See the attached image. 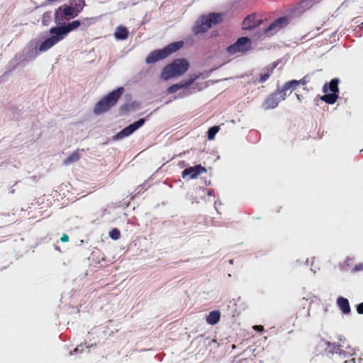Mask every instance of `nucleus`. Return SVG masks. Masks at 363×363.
Segmentation results:
<instances>
[{
  "label": "nucleus",
  "instance_id": "f257e3e1",
  "mask_svg": "<svg viewBox=\"0 0 363 363\" xmlns=\"http://www.w3.org/2000/svg\"><path fill=\"white\" fill-rule=\"evenodd\" d=\"M52 27L50 29V36L43 41L39 45L40 52H46L57 43L65 39L72 30L80 26L79 20L73 21L67 24Z\"/></svg>",
  "mask_w": 363,
  "mask_h": 363
},
{
  "label": "nucleus",
  "instance_id": "f03ea898",
  "mask_svg": "<svg viewBox=\"0 0 363 363\" xmlns=\"http://www.w3.org/2000/svg\"><path fill=\"white\" fill-rule=\"evenodd\" d=\"M189 62L184 59H177L165 66L161 73V78L168 80L183 75L189 69Z\"/></svg>",
  "mask_w": 363,
  "mask_h": 363
},
{
  "label": "nucleus",
  "instance_id": "7ed1b4c3",
  "mask_svg": "<svg viewBox=\"0 0 363 363\" xmlns=\"http://www.w3.org/2000/svg\"><path fill=\"white\" fill-rule=\"evenodd\" d=\"M197 78L198 76L196 75L191 76L188 79H183L179 83L172 84L167 89V91L168 94H174L182 89L177 95L173 97V99L186 97L196 92L197 89L194 86H192V85ZM200 89H198V90Z\"/></svg>",
  "mask_w": 363,
  "mask_h": 363
},
{
  "label": "nucleus",
  "instance_id": "20e7f679",
  "mask_svg": "<svg viewBox=\"0 0 363 363\" xmlns=\"http://www.w3.org/2000/svg\"><path fill=\"white\" fill-rule=\"evenodd\" d=\"M123 91L124 89L123 87H119L110 92L107 96L98 101L94 109V113L96 115H99L108 111L117 103L119 98L123 94Z\"/></svg>",
  "mask_w": 363,
  "mask_h": 363
},
{
  "label": "nucleus",
  "instance_id": "39448f33",
  "mask_svg": "<svg viewBox=\"0 0 363 363\" xmlns=\"http://www.w3.org/2000/svg\"><path fill=\"white\" fill-rule=\"evenodd\" d=\"M223 15L221 13H211L208 16H202L196 22L194 27L195 34L203 33L206 32L213 25L221 22Z\"/></svg>",
  "mask_w": 363,
  "mask_h": 363
},
{
  "label": "nucleus",
  "instance_id": "423d86ee",
  "mask_svg": "<svg viewBox=\"0 0 363 363\" xmlns=\"http://www.w3.org/2000/svg\"><path fill=\"white\" fill-rule=\"evenodd\" d=\"M38 52H40L39 47L38 48L25 49L22 52L16 54L11 62L13 64V68L24 66L28 62L33 60L38 56Z\"/></svg>",
  "mask_w": 363,
  "mask_h": 363
},
{
  "label": "nucleus",
  "instance_id": "0eeeda50",
  "mask_svg": "<svg viewBox=\"0 0 363 363\" xmlns=\"http://www.w3.org/2000/svg\"><path fill=\"white\" fill-rule=\"evenodd\" d=\"M251 48V40L247 37H241L233 45L227 48L230 55L240 56L250 50Z\"/></svg>",
  "mask_w": 363,
  "mask_h": 363
},
{
  "label": "nucleus",
  "instance_id": "6e6552de",
  "mask_svg": "<svg viewBox=\"0 0 363 363\" xmlns=\"http://www.w3.org/2000/svg\"><path fill=\"white\" fill-rule=\"evenodd\" d=\"M77 16L73 8L67 4L62 5L55 11V21L57 25L65 23Z\"/></svg>",
  "mask_w": 363,
  "mask_h": 363
},
{
  "label": "nucleus",
  "instance_id": "1a4fd4ad",
  "mask_svg": "<svg viewBox=\"0 0 363 363\" xmlns=\"http://www.w3.org/2000/svg\"><path fill=\"white\" fill-rule=\"evenodd\" d=\"M286 94L282 93L280 89H278L273 94L269 95L262 104V107L264 110L273 109L277 107L279 102L286 99Z\"/></svg>",
  "mask_w": 363,
  "mask_h": 363
},
{
  "label": "nucleus",
  "instance_id": "9d476101",
  "mask_svg": "<svg viewBox=\"0 0 363 363\" xmlns=\"http://www.w3.org/2000/svg\"><path fill=\"white\" fill-rule=\"evenodd\" d=\"M145 122V118H140V120L134 122L133 123L129 125L126 128H123L121 131L118 133L114 137V140H121L125 137H128L131 134H133L135 130L140 128Z\"/></svg>",
  "mask_w": 363,
  "mask_h": 363
},
{
  "label": "nucleus",
  "instance_id": "9b49d317",
  "mask_svg": "<svg viewBox=\"0 0 363 363\" xmlns=\"http://www.w3.org/2000/svg\"><path fill=\"white\" fill-rule=\"evenodd\" d=\"M289 23L288 17L284 16L277 18L274 21L266 30L265 33L268 35H273L279 30L285 28Z\"/></svg>",
  "mask_w": 363,
  "mask_h": 363
},
{
  "label": "nucleus",
  "instance_id": "f8f14e48",
  "mask_svg": "<svg viewBox=\"0 0 363 363\" xmlns=\"http://www.w3.org/2000/svg\"><path fill=\"white\" fill-rule=\"evenodd\" d=\"M262 23V19H256L255 14L248 15L242 22L243 30H251L259 26Z\"/></svg>",
  "mask_w": 363,
  "mask_h": 363
},
{
  "label": "nucleus",
  "instance_id": "ddd939ff",
  "mask_svg": "<svg viewBox=\"0 0 363 363\" xmlns=\"http://www.w3.org/2000/svg\"><path fill=\"white\" fill-rule=\"evenodd\" d=\"M206 171V170L204 167L201 165H196L195 167L185 169L182 172V177L184 179L188 177L189 179H194L201 172H204Z\"/></svg>",
  "mask_w": 363,
  "mask_h": 363
},
{
  "label": "nucleus",
  "instance_id": "4468645a",
  "mask_svg": "<svg viewBox=\"0 0 363 363\" xmlns=\"http://www.w3.org/2000/svg\"><path fill=\"white\" fill-rule=\"evenodd\" d=\"M167 57V54H165L162 49L157 50L152 52L145 60L146 63L152 64L155 63L160 60L164 59Z\"/></svg>",
  "mask_w": 363,
  "mask_h": 363
},
{
  "label": "nucleus",
  "instance_id": "2eb2a0df",
  "mask_svg": "<svg viewBox=\"0 0 363 363\" xmlns=\"http://www.w3.org/2000/svg\"><path fill=\"white\" fill-rule=\"evenodd\" d=\"M140 107V103L137 101H132L122 105L120 108V111L122 114H128L130 112L138 110Z\"/></svg>",
  "mask_w": 363,
  "mask_h": 363
},
{
  "label": "nucleus",
  "instance_id": "dca6fc26",
  "mask_svg": "<svg viewBox=\"0 0 363 363\" xmlns=\"http://www.w3.org/2000/svg\"><path fill=\"white\" fill-rule=\"evenodd\" d=\"M128 30L122 26H119L116 28L114 37L118 40H124L128 38Z\"/></svg>",
  "mask_w": 363,
  "mask_h": 363
},
{
  "label": "nucleus",
  "instance_id": "f3484780",
  "mask_svg": "<svg viewBox=\"0 0 363 363\" xmlns=\"http://www.w3.org/2000/svg\"><path fill=\"white\" fill-rule=\"evenodd\" d=\"M183 44L184 43L182 41L172 43L164 48L162 50L165 54H167V57H168L173 52L179 50L183 46Z\"/></svg>",
  "mask_w": 363,
  "mask_h": 363
},
{
  "label": "nucleus",
  "instance_id": "a211bd4d",
  "mask_svg": "<svg viewBox=\"0 0 363 363\" xmlns=\"http://www.w3.org/2000/svg\"><path fill=\"white\" fill-rule=\"evenodd\" d=\"M339 80L337 79H332L330 83L325 84L323 86V91L324 93H327L330 91L332 93L337 94L339 91L338 89Z\"/></svg>",
  "mask_w": 363,
  "mask_h": 363
},
{
  "label": "nucleus",
  "instance_id": "6ab92c4d",
  "mask_svg": "<svg viewBox=\"0 0 363 363\" xmlns=\"http://www.w3.org/2000/svg\"><path fill=\"white\" fill-rule=\"evenodd\" d=\"M277 66V64H274L272 65L267 67L264 70L263 72L260 74V77L259 79V83H264L266 82L273 72L274 69Z\"/></svg>",
  "mask_w": 363,
  "mask_h": 363
},
{
  "label": "nucleus",
  "instance_id": "aec40b11",
  "mask_svg": "<svg viewBox=\"0 0 363 363\" xmlns=\"http://www.w3.org/2000/svg\"><path fill=\"white\" fill-rule=\"evenodd\" d=\"M220 319V312L219 311H213L209 313L206 317V322L210 325H216Z\"/></svg>",
  "mask_w": 363,
  "mask_h": 363
},
{
  "label": "nucleus",
  "instance_id": "412c9836",
  "mask_svg": "<svg viewBox=\"0 0 363 363\" xmlns=\"http://www.w3.org/2000/svg\"><path fill=\"white\" fill-rule=\"evenodd\" d=\"M337 303L339 308H340V310L344 313H349L350 312V303L347 298L340 296L338 298V299L337 301Z\"/></svg>",
  "mask_w": 363,
  "mask_h": 363
},
{
  "label": "nucleus",
  "instance_id": "4be33fe9",
  "mask_svg": "<svg viewBox=\"0 0 363 363\" xmlns=\"http://www.w3.org/2000/svg\"><path fill=\"white\" fill-rule=\"evenodd\" d=\"M85 6L84 0H72L69 2V6L72 7L74 12L78 16Z\"/></svg>",
  "mask_w": 363,
  "mask_h": 363
},
{
  "label": "nucleus",
  "instance_id": "5701e85b",
  "mask_svg": "<svg viewBox=\"0 0 363 363\" xmlns=\"http://www.w3.org/2000/svg\"><path fill=\"white\" fill-rule=\"evenodd\" d=\"M320 99L327 104H333L335 103V101L337 99V94H334V93H331V94L325 93V95H323L320 97Z\"/></svg>",
  "mask_w": 363,
  "mask_h": 363
},
{
  "label": "nucleus",
  "instance_id": "b1692460",
  "mask_svg": "<svg viewBox=\"0 0 363 363\" xmlns=\"http://www.w3.org/2000/svg\"><path fill=\"white\" fill-rule=\"evenodd\" d=\"M298 86V82H297V80H291V81H289L288 82H286L284 86L282 87L281 90V91L284 94V93H286V91L289 89H291V90H294V89H296V87Z\"/></svg>",
  "mask_w": 363,
  "mask_h": 363
},
{
  "label": "nucleus",
  "instance_id": "393cba45",
  "mask_svg": "<svg viewBox=\"0 0 363 363\" xmlns=\"http://www.w3.org/2000/svg\"><path fill=\"white\" fill-rule=\"evenodd\" d=\"M95 21V18H84L79 20L81 30H85L89 26L93 24Z\"/></svg>",
  "mask_w": 363,
  "mask_h": 363
},
{
  "label": "nucleus",
  "instance_id": "a878e982",
  "mask_svg": "<svg viewBox=\"0 0 363 363\" xmlns=\"http://www.w3.org/2000/svg\"><path fill=\"white\" fill-rule=\"evenodd\" d=\"M79 159V155L77 152H73L63 162L65 165H68L76 162Z\"/></svg>",
  "mask_w": 363,
  "mask_h": 363
},
{
  "label": "nucleus",
  "instance_id": "bb28decb",
  "mask_svg": "<svg viewBox=\"0 0 363 363\" xmlns=\"http://www.w3.org/2000/svg\"><path fill=\"white\" fill-rule=\"evenodd\" d=\"M218 126H213L208 130V140H213L215 138L216 134L218 132Z\"/></svg>",
  "mask_w": 363,
  "mask_h": 363
},
{
  "label": "nucleus",
  "instance_id": "cd10ccee",
  "mask_svg": "<svg viewBox=\"0 0 363 363\" xmlns=\"http://www.w3.org/2000/svg\"><path fill=\"white\" fill-rule=\"evenodd\" d=\"M109 236L114 240H118L121 236V233L117 228L113 229L109 233Z\"/></svg>",
  "mask_w": 363,
  "mask_h": 363
},
{
  "label": "nucleus",
  "instance_id": "c85d7f7f",
  "mask_svg": "<svg viewBox=\"0 0 363 363\" xmlns=\"http://www.w3.org/2000/svg\"><path fill=\"white\" fill-rule=\"evenodd\" d=\"M361 271H363V263L355 264V266L351 270L352 273H356Z\"/></svg>",
  "mask_w": 363,
  "mask_h": 363
},
{
  "label": "nucleus",
  "instance_id": "c756f323",
  "mask_svg": "<svg viewBox=\"0 0 363 363\" xmlns=\"http://www.w3.org/2000/svg\"><path fill=\"white\" fill-rule=\"evenodd\" d=\"M352 263H353V259L351 257H347L344 262V267H350L352 265Z\"/></svg>",
  "mask_w": 363,
  "mask_h": 363
},
{
  "label": "nucleus",
  "instance_id": "7c9ffc66",
  "mask_svg": "<svg viewBox=\"0 0 363 363\" xmlns=\"http://www.w3.org/2000/svg\"><path fill=\"white\" fill-rule=\"evenodd\" d=\"M318 2V0H305L302 2L303 4H306V6H311L313 4Z\"/></svg>",
  "mask_w": 363,
  "mask_h": 363
},
{
  "label": "nucleus",
  "instance_id": "2f4dec72",
  "mask_svg": "<svg viewBox=\"0 0 363 363\" xmlns=\"http://www.w3.org/2000/svg\"><path fill=\"white\" fill-rule=\"evenodd\" d=\"M357 311L359 314H363V302L357 305Z\"/></svg>",
  "mask_w": 363,
  "mask_h": 363
},
{
  "label": "nucleus",
  "instance_id": "473e14b6",
  "mask_svg": "<svg viewBox=\"0 0 363 363\" xmlns=\"http://www.w3.org/2000/svg\"><path fill=\"white\" fill-rule=\"evenodd\" d=\"M253 329L255 330H257V331H259V332H262L264 330V327L262 325H256L255 326H253Z\"/></svg>",
  "mask_w": 363,
  "mask_h": 363
},
{
  "label": "nucleus",
  "instance_id": "72a5a7b5",
  "mask_svg": "<svg viewBox=\"0 0 363 363\" xmlns=\"http://www.w3.org/2000/svg\"><path fill=\"white\" fill-rule=\"evenodd\" d=\"M61 241L63 242H67L69 240V237L66 234H63L60 238Z\"/></svg>",
  "mask_w": 363,
  "mask_h": 363
},
{
  "label": "nucleus",
  "instance_id": "f704fd0d",
  "mask_svg": "<svg viewBox=\"0 0 363 363\" xmlns=\"http://www.w3.org/2000/svg\"><path fill=\"white\" fill-rule=\"evenodd\" d=\"M297 82H298V86L300 84H303V85L306 84L307 83V81H306V78L303 77L301 80L297 81Z\"/></svg>",
  "mask_w": 363,
  "mask_h": 363
},
{
  "label": "nucleus",
  "instance_id": "c9c22d12",
  "mask_svg": "<svg viewBox=\"0 0 363 363\" xmlns=\"http://www.w3.org/2000/svg\"><path fill=\"white\" fill-rule=\"evenodd\" d=\"M344 363H356V361L354 358H352L350 360L345 361Z\"/></svg>",
  "mask_w": 363,
  "mask_h": 363
},
{
  "label": "nucleus",
  "instance_id": "e433bc0d",
  "mask_svg": "<svg viewBox=\"0 0 363 363\" xmlns=\"http://www.w3.org/2000/svg\"><path fill=\"white\" fill-rule=\"evenodd\" d=\"M213 195V191L212 190H209L208 191V196H212Z\"/></svg>",
  "mask_w": 363,
  "mask_h": 363
},
{
  "label": "nucleus",
  "instance_id": "4c0bfd02",
  "mask_svg": "<svg viewBox=\"0 0 363 363\" xmlns=\"http://www.w3.org/2000/svg\"><path fill=\"white\" fill-rule=\"evenodd\" d=\"M215 208H216V211H218V213H220V212L217 208V202H215Z\"/></svg>",
  "mask_w": 363,
  "mask_h": 363
},
{
  "label": "nucleus",
  "instance_id": "58836bf2",
  "mask_svg": "<svg viewBox=\"0 0 363 363\" xmlns=\"http://www.w3.org/2000/svg\"><path fill=\"white\" fill-rule=\"evenodd\" d=\"M296 97H297L298 100H299V101L301 100V97H300V95H298V94H296Z\"/></svg>",
  "mask_w": 363,
  "mask_h": 363
},
{
  "label": "nucleus",
  "instance_id": "ea45409f",
  "mask_svg": "<svg viewBox=\"0 0 363 363\" xmlns=\"http://www.w3.org/2000/svg\"><path fill=\"white\" fill-rule=\"evenodd\" d=\"M360 28H363V22L361 23Z\"/></svg>",
  "mask_w": 363,
  "mask_h": 363
},
{
  "label": "nucleus",
  "instance_id": "a19ab883",
  "mask_svg": "<svg viewBox=\"0 0 363 363\" xmlns=\"http://www.w3.org/2000/svg\"><path fill=\"white\" fill-rule=\"evenodd\" d=\"M78 351V348H75L74 352Z\"/></svg>",
  "mask_w": 363,
  "mask_h": 363
}]
</instances>
